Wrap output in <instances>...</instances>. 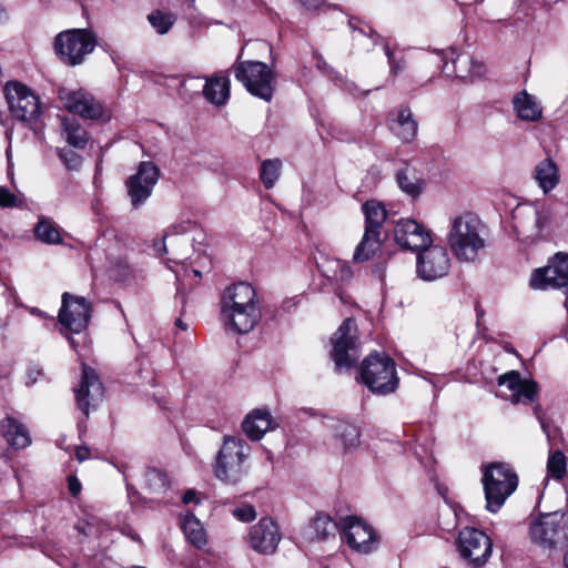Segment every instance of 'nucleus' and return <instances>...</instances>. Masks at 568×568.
I'll list each match as a JSON object with an SVG mask.
<instances>
[{
	"mask_svg": "<svg viewBox=\"0 0 568 568\" xmlns=\"http://www.w3.org/2000/svg\"><path fill=\"white\" fill-rule=\"evenodd\" d=\"M222 314L237 333L245 334L254 328L261 317L256 293L248 283L240 282L227 287L222 295Z\"/></svg>",
	"mask_w": 568,
	"mask_h": 568,
	"instance_id": "f257e3e1",
	"label": "nucleus"
},
{
	"mask_svg": "<svg viewBox=\"0 0 568 568\" xmlns=\"http://www.w3.org/2000/svg\"><path fill=\"white\" fill-rule=\"evenodd\" d=\"M448 243L460 261L470 262L485 247V225L474 214L466 213L455 217L448 233Z\"/></svg>",
	"mask_w": 568,
	"mask_h": 568,
	"instance_id": "f03ea898",
	"label": "nucleus"
},
{
	"mask_svg": "<svg viewBox=\"0 0 568 568\" xmlns=\"http://www.w3.org/2000/svg\"><path fill=\"white\" fill-rule=\"evenodd\" d=\"M4 94L11 115L40 136L44 130V121L39 97L18 81L8 82Z\"/></svg>",
	"mask_w": 568,
	"mask_h": 568,
	"instance_id": "7ed1b4c3",
	"label": "nucleus"
},
{
	"mask_svg": "<svg viewBox=\"0 0 568 568\" xmlns=\"http://www.w3.org/2000/svg\"><path fill=\"white\" fill-rule=\"evenodd\" d=\"M356 381L373 394H392L397 389L399 382L396 363L386 354L372 353L361 363Z\"/></svg>",
	"mask_w": 568,
	"mask_h": 568,
	"instance_id": "20e7f679",
	"label": "nucleus"
},
{
	"mask_svg": "<svg viewBox=\"0 0 568 568\" xmlns=\"http://www.w3.org/2000/svg\"><path fill=\"white\" fill-rule=\"evenodd\" d=\"M486 508L498 511L518 486V476L514 468L503 462H495L481 467Z\"/></svg>",
	"mask_w": 568,
	"mask_h": 568,
	"instance_id": "39448f33",
	"label": "nucleus"
},
{
	"mask_svg": "<svg viewBox=\"0 0 568 568\" xmlns=\"http://www.w3.org/2000/svg\"><path fill=\"white\" fill-rule=\"evenodd\" d=\"M248 453L250 447L243 439L225 436L216 457V478L230 485L240 483L247 473L245 460Z\"/></svg>",
	"mask_w": 568,
	"mask_h": 568,
	"instance_id": "423d86ee",
	"label": "nucleus"
},
{
	"mask_svg": "<svg viewBox=\"0 0 568 568\" xmlns=\"http://www.w3.org/2000/svg\"><path fill=\"white\" fill-rule=\"evenodd\" d=\"M97 45V38L88 29H69L54 38L53 49L59 59L67 65L81 64Z\"/></svg>",
	"mask_w": 568,
	"mask_h": 568,
	"instance_id": "0eeeda50",
	"label": "nucleus"
},
{
	"mask_svg": "<svg viewBox=\"0 0 568 568\" xmlns=\"http://www.w3.org/2000/svg\"><path fill=\"white\" fill-rule=\"evenodd\" d=\"M534 544L545 549H554L568 542V516L552 511L540 514L529 526Z\"/></svg>",
	"mask_w": 568,
	"mask_h": 568,
	"instance_id": "6e6552de",
	"label": "nucleus"
},
{
	"mask_svg": "<svg viewBox=\"0 0 568 568\" xmlns=\"http://www.w3.org/2000/svg\"><path fill=\"white\" fill-rule=\"evenodd\" d=\"M550 221L551 212L544 205L519 204L513 212L514 230L523 241L527 242L539 240Z\"/></svg>",
	"mask_w": 568,
	"mask_h": 568,
	"instance_id": "1a4fd4ad",
	"label": "nucleus"
},
{
	"mask_svg": "<svg viewBox=\"0 0 568 568\" xmlns=\"http://www.w3.org/2000/svg\"><path fill=\"white\" fill-rule=\"evenodd\" d=\"M235 78L246 90L260 99L270 102L273 97V72L266 63L243 61L234 65Z\"/></svg>",
	"mask_w": 568,
	"mask_h": 568,
	"instance_id": "9d476101",
	"label": "nucleus"
},
{
	"mask_svg": "<svg viewBox=\"0 0 568 568\" xmlns=\"http://www.w3.org/2000/svg\"><path fill=\"white\" fill-rule=\"evenodd\" d=\"M357 325L354 318H346L332 337V358L338 371L351 368L357 361Z\"/></svg>",
	"mask_w": 568,
	"mask_h": 568,
	"instance_id": "9b49d317",
	"label": "nucleus"
},
{
	"mask_svg": "<svg viewBox=\"0 0 568 568\" xmlns=\"http://www.w3.org/2000/svg\"><path fill=\"white\" fill-rule=\"evenodd\" d=\"M343 540L356 552L369 554L377 548L378 536L374 528L355 516L341 519Z\"/></svg>",
	"mask_w": 568,
	"mask_h": 568,
	"instance_id": "f8f14e48",
	"label": "nucleus"
},
{
	"mask_svg": "<svg viewBox=\"0 0 568 568\" xmlns=\"http://www.w3.org/2000/svg\"><path fill=\"white\" fill-rule=\"evenodd\" d=\"M90 317L91 307L84 297L68 292L62 294L58 321L65 331L81 333L88 327Z\"/></svg>",
	"mask_w": 568,
	"mask_h": 568,
	"instance_id": "ddd939ff",
	"label": "nucleus"
},
{
	"mask_svg": "<svg viewBox=\"0 0 568 568\" xmlns=\"http://www.w3.org/2000/svg\"><path fill=\"white\" fill-rule=\"evenodd\" d=\"M458 550L475 567L484 566L493 551L491 539L481 530L465 528L459 532Z\"/></svg>",
	"mask_w": 568,
	"mask_h": 568,
	"instance_id": "4468645a",
	"label": "nucleus"
},
{
	"mask_svg": "<svg viewBox=\"0 0 568 568\" xmlns=\"http://www.w3.org/2000/svg\"><path fill=\"white\" fill-rule=\"evenodd\" d=\"M62 106L85 120H99L106 115L105 108L90 92L80 90H59Z\"/></svg>",
	"mask_w": 568,
	"mask_h": 568,
	"instance_id": "2eb2a0df",
	"label": "nucleus"
},
{
	"mask_svg": "<svg viewBox=\"0 0 568 568\" xmlns=\"http://www.w3.org/2000/svg\"><path fill=\"white\" fill-rule=\"evenodd\" d=\"M159 176V168L150 161H143L139 164L136 173L125 181L128 194L135 209L150 197Z\"/></svg>",
	"mask_w": 568,
	"mask_h": 568,
	"instance_id": "dca6fc26",
	"label": "nucleus"
},
{
	"mask_svg": "<svg viewBox=\"0 0 568 568\" xmlns=\"http://www.w3.org/2000/svg\"><path fill=\"white\" fill-rule=\"evenodd\" d=\"M450 258L445 247L427 245L417 255V274L425 281H435L448 274Z\"/></svg>",
	"mask_w": 568,
	"mask_h": 568,
	"instance_id": "f3484780",
	"label": "nucleus"
},
{
	"mask_svg": "<svg viewBox=\"0 0 568 568\" xmlns=\"http://www.w3.org/2000/svg\"><path fill=\"white\" fill-rule=\"evenodd\" d=\"M568 285V254L557 253L551 262L537 268L530 278V286L536 290L566 287Z\"/></svg>",
	"mask_w": 568,
	"mask_h": 568,
	"instance_id": "a211bd4d",
	"label": "nucleus"
},
{
	"mask_svg": "<svg viewBox=\"0 0 568 568\" xmlns=\"http://www.w3.org/2000/svg\"><path fill=\"white\" fill-rule=\"evenodd\" d=\"M78 407L89 415V407L99 404L104 394L103 385L93 368L83 364L79 386L74 389Z\"/></svg>",
	"mask_w": 568,
	"mask_h": 568,
	"instance_id": "6ab92c4d",
	"label": "nucleus"
},
{
	"mask_svg": "<svg viewBox=\"0 0 568 568\" xmlns=\"http://www.w3.org/2000/svg\"><path fill=\"white\" fill-rule=\"evenodd\" d=\"M394 237L398 245L412 251L420 252L432 244L429 231L410 219H403L397 222L394 227Z\"/></svg>",
	"mask_w": 568,
	"mask_h": 568,
	"instance_id": "aec40b11",
	"label": "nucleus"
},
{
	"mask_svg": "<svg viewBox=\"0 0 568 568\" xmlns=\"http://www.w3.org/2000/svg\"><path fill=\"white\" fill-rule=\"evenodd\" d=\"M281 540L277 524L270 517L262 518L251 527L248 542L252 549L260 554H273Z\"/></svg>",
	"mask_w": 568,
	"mask_h": 568,
	"instance_id": "412c9836",
	"label": "nucleus"
},
{
	"mask_svg": "<svg viewBox=\"0 0 568 568\" xmlns=\"http://www.w3.org/2000/svg\"><path fill=\"white\" fill-rule=\"evenodd\" d=\"M498 385L505 386L510 395L504 398L509 399L513 404L534 403L538 395V385L530 379H523L517 371H510L498 377Z\"/></svg>",
	"mask_w": 568,
	"mask_h": 568,
	"instance_id": "4be33fe9",
	"label": "nucleus"
},
{
	"mask_svg": "<svg viewBox=\"0 0 568 568\" xmlns=\"http://www.w3.org/2000/svg\"><path fill=\"white\" fill-rule=\"evenodd\" d=\"M388 128L403 142H412L418 130V123L408 106L400 105L388 114Z\"/></svg>",
	"mask_w": 568,
	"mask_h": 568,
	"instance_id": "5701e85b",
	"label": "nucleus"
},
{
	"mask_svg": "<svg viewBox=\"0 0 568 568\" xmlns=\"http://www.w3.org/2000/svg\"><path fill=\"white\" fill-rule=\"evenodd\" d=\"M275 427L272 416L266 409H254L242 423L244 434L252 440H260L263 435Z\"/></svg>",
	"mask_w": 568,
	"mask_h": 568,
	"instance_id": "b1692460",
	"label": "nucleus"
},
{
	"mask_svg": "<svg viewBox=\"0 0 568 568\" xmlns=\"http://www.w3.org/2000/svg\"><path fill=\"white\" fill-rule=\"evenodd\" d=\"M0 434L10 446L18 449L26 448L31 444L28 428L11 416H7L0 422Z\"/></svg>",
	"mask_w": 568,
	"mask_h": 568,
	"instance_id": "393cba45",
	"label": "nucleus"
},
{
	"mask_svg": "<svg viewBox=\"0 0 568 568\" xmlns=\"http://www.w3.org/2000/svg\"><path fill=\"white\" fill-rule=\"evenodd\" d=\"M317 268L324 277L334 283L346 284L353 277L352 268L347 262L336 257L322 256L317 261Z\"/></svg>",
	"mask_w": 568,
	"mask_h": 568,
	"instance_id": "a878e982",
	"label": "nucleus"
},
{
	"mask_svg": "<svg viewBox=\"0 0 568 568\" xmlns=\"http://www.w3.org/2000/svg\"><path fill=\"white\" fill-rule=\"evenodd\" d=\"M61 136L72 148L78 150L85 149L90 135L81 123L69 116L61 118Z\"/></svg>",
	"mask_w": 568,
	"mask_h": 568,
	"instance_id": "bb28decb",
	"label": "nucleus"
},
{
	"mask_svg": "<svg viewBox=\"0 0 568 568\" xmlns=\"http://www.w3.org/2000/svg\"><path fill=\"white\" fill-rule=\"evenodd\" d=\"M513 105L520 120L535 122L541 119L542 110L540 105L526 91H521L514 97Z\"/></svg>",
	"mask_w": 568,
	"mask_h": 568,
	"instance_id": "cd10ccee",
	"label": "nucleus"
},
{
	"mask_svg": "<svg viewBox=\"0 0 568 568\" xmlns=\"http://www.w3.org/2000/svg\"><path fill=\"white\" fill-rule=\"evenodd\" d=\"M534 178L544 193L554 190L560 180L557 164L551 159L539 162L534 171Z\"/></svg>",
	"mask_w": 568,
	"mask_h": 568,
	"instance_id": "c85d7f7f",
	"label": "nucleus"
},
{
	"mask_svg": "<svg viewBox=\"0 0 568 568\" xmlns=\"http://www.w3.org/2000/svg\"><path fill=\"white\" fill-rule=\"evenodd\" d=\"M381 232L365 230L361 242L354 251L353 261L362 263L371 260L381 248Z\"/></svg>",
	"mask_w": 568,
	"mask_h": 568,
	"instance_id": "c756f323",
	"label": "nucleus"
},
{
	"mask_svg": "<svg viewBox=\"0 0 568 568\" xmlns=\"http://www.w3.org/2000/svg\"><path fill=\"white\" fill-rule=\"evenodd\" d=\"M203 94L207 101L222 105L230 97V80L226 77H214L206 81Z\"/></svg>",
	"mask_w": 568,
	"mask_h": 568,
	"instance_id": "7c9ffc66",
	"label": "nucleus"
},
{
	"mask_svg": "<svg viewBox=\"0 0 568 568\" xmlns=\"http://www.w3.org/2000/svg\"><path fill=\"white\" fill-rule=\"evenodd\" d=\"M33 232L36 239L42 243L49 245L62 243L60 227L51 219L44 216L39 217Z\"/></svg>",
	"mask_w": 568,
	"mask_h": 568,
	"instance_id": "2f4dec72",
	"label": "nucleus"
},
{
	"mask_svg": "<svg viewBox=\"0 0 568 568\" xmlns=\"http://www.w3.org/2000/svg\"><path fill=\"white\" fill-rule=\"evenodd\" d=\"M363 213L365 215V230L381 232L387 219L385 207L379 202L371 200L364 203Z\"/></svg>",
	"mask_w": 568,
	"mask_h": 568,
	"instance_id": "473e14b6",
	"label": "nucleus"
},
{
	"mask_svg": "<svg viewBox=\"0 0 568 568\" xmlns=\"http://www.w3.org/2000/svg\"><path fill=\"white\" fill-rule=\"evenodd\" d=\"M182 529L187 540L196 548H202L206 545L205 530L197 518L193 514L187 513L182 523Z\"/></svg>",
	"mask_w": 568,
	"mask_h": 568,
	"instance_id": "72a5a7b5",
	"label": "nucleus"
},
{
	"mask_svg": "<svg viewBox=\"0 0 568 568\" xmlns=\"http://www.w3.org/2000/svg\"><path fill=\"white\" fill-rule=\"evenodd\" d=\"M396 181L400 190L412 197L418 196L424 185L423 180L409 166H405L397 172Z\"/></svg>",
	"mask_w": 568,
	"mask_h": 568,
	"instance_id": "f704fd0d",
	"label": "nucleus"
},
{
	"mask_svg": "<svg viewBox=\"0 0 568 568\" xmlns=\"http://www.w3.org/2000/svg\"><path fill=\"white\" fill-rule=\"evenodd\" d=\"M335 437L341 442L345 450L359 445L361 433L357 426L348 422H338L334 426Z\"/></svg>",
	"mask_w": 568,
	"mask_h": 568,
	"instance_id": "c9c22d12",
	"label": "nucleus"
},
{
	"mask_svg": "<svg viewBox=\"0 0 568 568\" xmlns=\"http://www.w3.org/2000/svg\"><path fill=\"white\" fill-rule=\"evenodd\" d=\"M317 540H326L328 537H334L336 531L341 529V523H335L329 516L320 514L311 525Z\"/></svg>",
	"mask_w": 568,
	"mask_h": 568,
	"instance_id": "e433bc0d",
	"label": "nucleus"
},
{
	"mask_svg": "<svg viewBox=\"0 0 568 568\" xmlns=\"http://www.w3.org/2000/svg\"><path fill=\"white\" fill-rule=\"evenodd\" d=\"M453 73L456 78L466 79L469 75H477L480 72L481 64L475 63L467 53H459L453 59Z\"/></svg>",
	"mask_w": 568,
	"mask_h": 568,
	"instance_id": "4c0bfd02",
	"label": "nucleus"
},
{
	"mask_svg": "<svg viewBox=\"0 0 568 568\" xmlns=\"http://www.w3.org/2000/svg\"><path fill=\"white\" fill-rule=\"evenodd\" d=\"M148 21L159 34H165L175 23L176 17L171 12L154 10L148 14Z\"/></svg>",
	"mask_w": 568,
	"mask_h": 568,
	"instance_id": "58836bf2",
	"label": "nucleus"
},
{
	"mask_svg": "<svg viewBox=\"0 0 568 568\" xmlns=\"http://www.w3.org/2000/svg\"><path fill=\"white\" fill-rule=\"evenodd\" d=\"M282 162L278 159L263 161L260 170V178L266 189L274 186L280 176Z\"/></svg>",
	"mask_w": 568,
	"mask_h": 568,
	"instance_id": "ea45409f",
	"label": "nucleus"
},
{
	"mask_svg": "<svg viewBox=\"0 0 568 568\" xmlns=\"http://www.w3.org/2000/svg\"><path fill=\"white\" fill-rule=\"evenodd\" d=\"M567 470L566 456L561 450L550 452L547 460V471L550 477L561 480Z\"/></svg>",
	"mask_w": 568,
	"mask_h": 568,
	"instance_id": "a19ab883",
	"label": "nucleus"
},
{
	"mask_svg": "<svg viewBox=\"0 0 568 568\" xmlns=\"http://www.w3.org/2000/svg\"><path fill=\"white\" fill-rule=\"evenodd\" d=\"M144 483L150 490V493L153 494H160L168 489L169 481L166 478V474L163 471L156 469V468H149L144 474Z\"/></svg>",
	"mask_w": 568,
	"mask_h": 568,
	"instance_id": "79ce46f5",
	"label": "nucleus"
},
{
	"mask_svg": "<svg viewBox=\"0 0 568 568\" xmlns=\"http://www.w3.org/2000/svg\"><path fill=\"white\" fill-rule=\"evenodd\" d=\"M58 156L63 162L68 170L78 171L83 162V159L74 150L69 148H61L58 150Z\"/></svg>",
	"mask_w": 568,
	"mask_h": 568,
	"instance_id": "37998d69",
	"label": "nucleus"
},
{
	"mask_svg": "<svg viewBox=\"0 0 568 568\" xmlns=\"http://www.w3.org/2000/svg\"><path fill=\"white\" fill-rule=\"evenodd\" d=\"M22 205V200L13 194L8 187L0 186V207H18Z\"/></svg>",
	"mask_w": 568,
	"mask_h": 568,
	"instance_id": "c03bdc74",
	"label": "nucleus"
},
{
	"mask_svg": "<svg viewBox=\"0 0 568 568\" xmlns=\"http://www.w3.org/2000/svg\"><path fill=\"white\" fill-rule=\"evenodd\" d=\"M384 50L388 59L390 73L395 77L405 68V61L403 58L396 59L388 44H385Z\"/></svg>",
	"mask_w": 568,
	"mask_h": 568,
	"instance_id": "a18cd8bd",
	"label": "nucleus"
},
{
	"mask_svg": "<svg viewBox=\"0 0 568 568\" xmlns=\"http://www.w3.org/2000/svg\"><path fill=\"white\" fill-rule=\"evenodd\" d=\"M233 515L237 519H240L244 523L252 521L256 517L255 509L253 508V506H250V505H245L243 507L235 508L233 510Z\"/></svg>",
	"mask_w": 568,
	"mask_h": 568,
	"instance_id": "49530a36",
	"label": "nucleus"
},
{
	"mask_svg": "<svg viewBox=\"0 0 568 568\" xmlns=\"http://www.w3.org/2000/svg\"><path fill=\"white\" fill-rule=\"evenodd\" d=\"M68 488L72 496L77 497L80 495L82 485L75 476L68 477Z\"/></svg>",
	"mask_w": 568,
	"mask_h": 568,
	"instance_id": "de8ad7c7",
	"label": "nucleus"
},
{
	"mask_svg": "<svg viewBox=\"0 0 568 568\" xmlns=\"http://www.w3.org/2000/svg\"><path fill=\"white\" fill-rule=\"evenodd\" d=\"M191 227H192V223L190 221H186V222H182L178 225H173L170 229V232H172L173 234L186 233L191 230Z\"/></svg>",
	"mask_w": 568,
	"mask_h": 568,
	"instance_id": "09e8293b",
	"label": "nucleus"
},
{
	"mask_svg": "<svg viewBox=\"0 0 568 568\" xmlns=\"http://www.w3.org/2000/svg\"><path fill=\"white\" fill-rule=\"evenodd\" d=\"M75 458L79 462H84L90 458V449L87 446H79L75 449Z\"/></svg>",
	"mask_w": 568,
	"mask_h": 568,
	"instance_id": "8fccbe9b",
	"label": "nucleus"
},
{
	"mask_svg": "<svg viewBox=\"0 0 568 568\" xmlns=\"http://www.w3.org/2000/svg\"><path fill=\"white\" fill-rule=\"evenodd\" d=\"M300 1L308 10H318L324 4V0H300Z\"/></svg>",
	"mask_w": 568,
	"mask_h": 568,
	"instance_id": "3c124183",
	"label": "nucleus"
},
{
	"mask_svg": "<svg viewBox=\"0 0 568 568\" xmlns=\"http://www.w3.org/2000/svg\"><path fill=\"white\" fill-rule=\"evenodd\" d=\"M182 500H183L184 504H190V503L199 504L200 503V498L197 496V493L195 490H193V489L187 490L183 495Z\"/></svg>",
	"mask_w": 568,
	"mask_h": 568,
	"instance_id": "603ef678",
	"label": "nucleus"
},
{
	"mask_svg": "<svg viewBox=\"0 0 568 568\" xmlns=\"http://www.w3.org/2000/svg\"><path fill=\"white\" fill-rule=\"evenodd\" d=\"M534 414L537 417V419L540 422L542 429L546 430V425H545L544 417H542L541 406L539 404H537L534 407Z\"/></svg>",
	"mask_w": 568,
	"mask_h": 568,
	"instance_id": "864d4df0",
	"label": "nucleus"
},
{
	"mask_svg": "<svg viewBox=\"0 0 568 568\" xmlns=\"http://www.w3.org/2000/svg\"><path fill=\"white\" fill-rule=\"evenodd\" d=\"M154 248L158 252V254H162V253L169 254L170 253L164 241L155 242Z\"/></svg>",
	"mask_w": 568,
	"mask_h": 568,
	"instance_id": "5fc2aeb1",
	"label": "nucleus"
},
{
	"mask_svg": "<svg viewBox=\"0 0 568 568\" xmlns=\"http://www.w3.org/2000/svg\"><path fill=\"white\" fill-rule=\"evenodd\" d=\"M172 256L169 257V262H173L175 264H178L179 262H181L183 258H185L184 254L182 253H179V252H175V251H172L171 252Z\"/></svg>",
	"mask_w": 568,
	"mask_h": 568,
	"instance_id": "6e6d98bb",
	"label": "nucleus"
},
{
	"mask_svg": "<svg viewBox=\"0 0 568 568\" xmlns=\"http://www.w3.org/2000/svg\"><path fill=\"white\" fill-rule=\"evenodd\" d=\"M175 326L181 328V329H183V331L187 329V324L184 323L181 318H176Z\"/></svg>",
	"mask_w": 568,
	"mask_h": 568,
	"instance_id": "4d7b16f0",
	"label": "nucleus"
},
{
	"mask_svg": "<svg viewBox=\"0 0 568 568\" xmlns=\"http://www.w3.org/2000/svg\"><path fill=\"white\" fill-rule=\"evenodd\" d=\"M196 276H201V273L196 270L193 271Z\"/></svg>",
	"mask_w": 568,
	"mask_h": 568,
	"instance_id": "13d9d810",
	"label": "nucleus"
},
{
	"mask_svg": "<svg viewBox=\"0 0 568 568\" xmlns=\"http://www.w3.org/2000/svg\"><path fill=\"white\" fill-rule=\"evenodd\" d=\"M565 307L567 308L568 311V296H567V300L565 301Z\"/></svg>",
	"mask_w": 568,
	"mask_h": 568,
	"instance_id": "bf43d9fd",
	"label": "nucleus"
}]
</instances>
